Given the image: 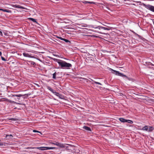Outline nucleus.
<instances>
[{
	"mask_svg": "<svg viewBox=\"0 0 154 154\" xmlns=\"http://www.w3.org/2000/svg\"><path fill=\"white\" fill-rule=\"evenodd\" d=\"M36 148L41 150H48V147H37Z\"/></svg>",
	"mask_w": 154,
	"mask_h": 154,
	"instance_id": "423d86ee",
	"label": "nucleus"
},
{
	"mask_svg": "<svg viewBox=\"0 0 154 154\" xmlns=\"http://www.w3.org/2000/svg\"><path fill=\"white\" fill-rule=\"evenodd\" d=\"M56 72H55L53 74V78L54 79H56Z\"/></svg>",
	"mask_w": 154,
	"mask_h": 154,
	"instance_id": "f3484780",
	"label": "nucleus"
},
{
	"mask_svg": "<svg viewBox=\"0 0 154 154\" xmlns=\"http://www.w3.org/2000/svg\"><path fill=\"white\" fill-rule=\"evenodd\" d=\"M29 20H31L33 22L37 23V22L35 19L33 18H28Z\"/></svg>",
	"mask_w": 154,
	"mask_h": 154,
	"instance_id": "2eb2a0df",
	"label": "nucleus"
},
{
	"mask_svg": "<svg viewBox=\"0 0 154 154\" xmlns=\"http://www.w3.org/2000/svg\"><path fill=\"white\" fill-rule=\"evenodd\" d=\"M92 27L95 29H98L99 30H94L93 31L94 32H97L100 33L102 34H105V33L103 32L101 30L103 29L104 30H109L110 29L109 28H107V27H103V26H92Z\"/></svg>",
	"mask_w": 154,
	"mask_h": 154,
	"instance_id": "f03ea898",
	"label": "nucleus"
},
{
	"mask_svg": "<svg viewBox=\"0 0 154 154\" xmlns=\"http://www.w3.org/2000/svg\"><path fill=\"white\" fill-rule=\"evenodd\" d=\"M83 2H84V3L85 4H87V3H90V2H88L86 1H85Z\"/></svg>",
	"mask_w": 154,
	"mask_h": 154,
	"instance_id": "473e14b6",
	"label": "nucleus"
},
{
	"mask_svg": "<svg viewBox=\"0 0 154 154\" xmlns=\"http://www.w3.org/2000/svg\"><path fill=\"white\" fill-rule=\"evenodd\" d=\"M0 56L1 57L2 56V53L1 51H0Z\"/></svg>",
	"mask_w": 154,
	"mask_h": 154,
	"instance_id": "c9c22d12",
	"label": "nucleus"
},
{
	"mask_svg": "<svg viewBox=\"0 0 154 154\" xmlns=\"http://www.w3.org/2000/svg\"><path fill=\"white\" fill-rule=\"evenodd\" d=\"M28 95L27 94H12V96L13 97H21L23 96H25L26 97H28Z\"/></svg>",
	"mask_w": 154,
	"mask_h": 154,
	"instance_id": "39448f33",
	"label": "nucleus"
},
{
	"mask_svg": "<svg viewBox=\"0 0 154 154\" xmlns=\"http://www.w3.org/2000/svg\"><path fill=\"white\" fill-rule=\"evenodd\" d=\"M140 130L147 131V130H148V126H145L143 127L142 129H140Z\"/></svg>",
	"mask_w": 154,
	"mask_h": 154,
	"instance_id": "f8f14e48",
	"label": "nucleus"
},
{
	"mask_svg": "<svg viewBox=\"0 0 154 154\" xmlns=\"http://www.w3.org/2000/svg\"><path fill=\"white\" fill-rule=\"evenodd\" d=\"M47 88L48 90H49L51 91H52L53 89L52 88H51L49 86H47Z\"/></svg>",
	"mask_w": 154,
	"mask_h": 154,
	"instance_id": "393cba45",
	"label": "nucleus"
},
{
	"mask_svg": "<svg viewBox=\"0 0 154 154\" xmlns=\"http://www.w3.org/2000/svg\"><path fill=\"white\" fill-rule=\"evenodd\" d=\"M51 143L57 146L60 147L61 148H65L66 149H68V146H67V145H68V144H63L61 143H59L56 142H54L53 143Z\"/></svg>",
	"mask_w": 154,
	"mask_h": 154,
	"instance_id": "7ed1b4c3",
	"label": "nucleus"
},
{
	"mask_svg": "<svg viewBox=\"0 0 154 154\" xmlns=\"http://www.w3.org/2000/svg\"><path fill=\"white\" fill-rule=\"evenodd\" d=\"M51 92L54 94H58V92H56V91L53 89L52 91H51Z\"/></svg>",
	"mask_w": 154,
	"mask_h": 154,
	"instance_id": "412c9836",
	"label": "nucleus"
},
{
	"mask_svg": "<svg viewBox=\"0 0 154 154\" xmlns=\"http://www.w3.org/2000/svg\"><path fill=\"white\" fill-rule=\"evenodd\" d=\"M136 35L140 38L142 39V37L137 34H136Z\"/></svg>",
	"mask_w": 154,
	"mask_h": 154,
	"instance_id": "7c9ffc66",
	"label": "nucleus"
},
{
	"mask_svg": "<svg viewBox=\"0 0 154 154\" xmlns=\"http://www.w3.org/2000/svg\"><path fill=\"white\" fill-rule=\"evenodd\" d=\"M29 62L30 63V64L31 65H34L36 64L33 61H29Z\"/></svg>",
	"mask_w": 154,
	"mask_h": 154,
	"instance_id": "6ab92c4d",
	"label": "nucleus"
},
{
	"mask_svg": "<svg viewBox=\"0 0 154 154\" xmlns=\"http://www.w3.org/2000/svg\"><path fill=\"white\" fill-rule=\"evenodd\" d=\"M15 103H16V104H21V103H17V102H14Z\"/></svg>",
	"mask_w": 154,
	"mask_h": 154,
	"instance_id": "72a5a7b5",
	"label": "nucleus"
},
{
	"mask_svg": "<svg viewBox=\"0 0 154 154\" xmlns=\"http://www.w3.org/2000/svg\"><path fill=\"white\" fill-rule=\"evenodd\" d=\"M57 37L58 38H59L60 39V40H63H63L64 39V38H62L61 37Z\"/></svg>",
	"mask_w": 154,
	"mask_h": 154,
	"instance_id": "c756f323",
	"label": "nucleus"
},
{
	"mask_svg": "<svg viewBox=\"0 0 154 154\" xmlns=\"http://www.w3.org/2000/svg\"><path fill=\"white\" fill-rule=\"evenodd\" d=\"M127 122H128V123H130V124H132L133 123V122L130 120H127Z\"/></svg>",
	"mask_w": 154,
	"mask_h": 154,
	"instance_id": "4be33fe9",
	"label": "nucleus"
},
{
	"mask_svg": "<svg viewBox=\"0 0 154 154\" xmlns=\"http://www.w3.org/2000/svg\"><path fill=\"white\" fill-rule=\"evenodd\" d=\"M23 55L25 57H29L30 58L34 57L33 56H31L30 54L27 53H24L23 54Z\"/></svg>",
	"mask_w": 154,
	"mask_h": 154,
	"instance_id": "0eeeda50",
	"label": "nucleus"
},
{
	"mask_svg": "<svg viewBox=\"0 0 154 154\" xmlns=\"http://www.w3.org/2000/svg\"><path fill=\"white\" fill-rule=\"evenodd\" d=\"M111 71L112 73L114 74H115L116 75H117V71L113 70L112 69H111Z\"/></svg>",
	"mask_w": 154,
	"mask_h": 154,
	"instance_id": "4468645a",
	"label": "nucleus"
},
{
	"mask_svg": "<svg viewBox=\"0 0 154 154\" xmlns=\"http://www.w3.org/2000/svg\"><path fill=\"white\" fill-rule=\"evenodd\" d=\"M9 120H13V121H15L16 120L15 119H14V118L10 119H9Z\"/></svg>",
	"mask_w": 154,
	"mask_h": 154,
	"instance_id": "2f4dec72",
	"label": "nucleus"
},
{
	"mask_svg": "<svg viewBox=\"0 0 154 154\" xmlns=\"http://www.w3.org/2000/svg\"><path fill=\"white\" fill-rule=\"evenodd\" d=\"M3 11L4 12H6L8 13H9L10 11L9 10H7L6 9H3Z\"/></svg>",
	"mask_w": 154,
	"mask_h": 154,
	"instance_id": "5701e85b",
	"label": "nucleus"
},
{
	"mask_svg": "<svg viewBox=\"0 0 154 154\" xmlns=\"http://www.w3.org/2000/svg\"><path fill=\"white\" fill-rule=\"evenodd\" d=\"M144 5L146 8L153 12H154V6L149 5Z\"/></svg>",
	"mask_w": 154,
	"mask_h": 154,
	"instance_id": "20e7f679",
	"label": "nucleus"
},
{
	"mask_svg": "<svg viewBox=\"0 0 154 154\" xmlns=\"http://www.w3.org/2000/svg\"><path fill=\"white\" fill-rule=\"evenodd\" d=\"M18 100H19V99H19V98H18Z\"/></svg>",
	"mask_w": 154,
	"mask_h": 154,
	"instance_id": "a19ab883",
	"label": "nucleus"
},
{
	"mask_svg": "<svg viewBox=\"0 0 154 154\" xmlns=\"http://www.w3.org/2000/svg\"><path fill=\"white\" fill-rule=\"evenodd\" d=\"M12 6L13 7L15 8H21V9H23L24 8L23 7H22V6H20V5H13Z\"/></svg>",
	"mask_w": 154,
	"mask_h": 154,
	"instance_id": "6e6552de",
	"label": "nucleus"
},
{
	"mask_svg": "<svg viewBox=\"0 0 154 154\" xmlns=\"http://www.w3.org/2000/svg\"><path fill=\"white\" fill-rule=\"evenodd\" d=\"M153 129H154V128H153L152 127L149 126V128L148 127L147 131L148 132L152 131Z\"/></svg>",
	"mask_w": 154,
	"mask_h": 154,
	"instance_id": "ddd939ff",
	"label": "nucleus"
},
{
	"mask_svg": "<svg viewBox=\"0 0 154 154\" xmlns=\"http://www.w3.org/2000/svg\"><path fill=\"white\" fill-rule=\"evenodd\" d=\"M3 145V143H2L0 142V146H2Z\"/></svg>",
	"mask_w": 154,
	"mask_h": 154,
	"instance_id": "f704fd0d",
	"label": "nucleus"
},
{
	"mask_svg": "<svg viewBox=\"0 0 154 154\" xmlns=\"http://www.w3.org/2000/svg\"><path fill=\"white\" fill-rule=\"evenodd\" d=\"M92 81L95 84H98V85H102V84L100 82H96V81H94L92 80Z\"/></svg>",
	"mask_w": 154,
	"mask_h": 154,
	"instance_id": "dca6fc26",
	"label": "nucleus"
},
{
	"mask_svg": "<svg viewBox=\"0 0 154 154\" xmlns=\"http://www.w3.org/2000/svg\"><path fill=\"white\" fill-rule=\"evenodd\" d=\"M63 41H64L65 42H66V43L69 42L70 43V42L69 40L65 38H64Z\"/></svg>",
	"mask_w": 154,
	"mask_h": 154,
	"instance_id": "bb28decb",
	"label": "nucleus"
},
{
	"mask_svg": "<svg viewBox=\"0 0 154 154\" xmlns=\"http://www.w3.org/2000/svg\"><path fill=\"white\" fill-rule=\"evenodd\" d=\"M33 131L34 132H38V133H41V132H39V131L35 130H33Z\"/></svg>",
	"mask_w": 154,
	"mask_h": 154,
	"instance_id": "c85d7f7f",
	"label": "nucleus"
},
{
	"mask_svg": "<svg viewBox=\"0 0 154 154\" xmlns=\"http://www.w3.org/2000/svg\"><path fill=\"white\" fill-rule=\"evenodd\" d=\"M55 59L56 61L57 62L59 65L63 69H69L72 67V65L69 63L59 59Z\"/></svg>",
	"mask_w": 154,
	"mask_h": 154,
	"instance_id": "f257e3e1",
	"label": "nucleus"
},
{
	"mask_svg": "<svg viewBox=\"0 0 154 154\" xmlns=\"http://www.w3.org/2000/svg\"><path fill=\"white\" fill-rule=\"evenodd\" d=\"M3 9L0 8V11H3Z\"/></svg>",
	"mask_w": 154,
	"mask_h": 154,
	"instance_id": "58836bf2",
	"label": "nucleus"
},
{
	"mask_svg": "<svg viewBox=\"0 0 154 154\" xmlns=\"http://www.w3.org/2000/svg\"><path fill=\"white\" fill-rule=\"evenodd\" d=\"M58 94H55V95L58 97L60 98H62L61 97L62 95L59 94V93H58Z\"/></svg>",
	"mask_w": 154,
	"mask_h": 154,
	"instance_id": "a211bd4d",
	"label": "nucleus"
},
{
	"mask_svg": "<svg viewBox=\"0 0 154 154\" xmlns=\"http://www.w3.org/2000/svg\"><path fill=\"white\" fill-rule=\"evenodd\" d=\"M83 128L86 131H91V128L88 126H84L83 127Z\"/></svg>",
	"mask_w": 154,
	"mask_h": 154,
	"instance_id": "1a4fd4ad",
	"label": "nucleus"
},
{
	"mask_svg": "<svg viewBox=\"0 0 154 154\" xmlns=\"http://www.w3.org/2000/svg\"><path fill=\"white\" fill-rule=\"evenodd\" d=\"M47 88L48 90H49L51 91H52L53 89L52 88H51L49 86H47Z\"/></svg>",
	"mask_w": 154,
	"mask_h": 154,
	"instance_id": "a878e982",
	"label": "nucleus"
},
{
	"mask_svg": "<svg viewBox=\"0 0 154 154\" xmlns=\"http://www.w3.org/2000/svg\"><path fill=\"white\" fill-rule=\"evenodd\" d=\"M117 75H119V76H121L122 77H127V76L126 75H124L123 74L120 73L119 71H117Z\"/></svg>",
	"mask_w": 154,
	"mask_h": 154,
	"instance_id": "9d476101",
	"label": "nucleus"
},
{
	"mask_svg": "<svg viewBox=\"0 0 154 154\" xmlns=\"http://www.w3.org/2000/svg\"><path fill=\"white\" fill-rule=\"evenodd\" d=\"M119 120L122 122L124 123L127 122V120L125 119L124 118H119Z\"/></svg>",
	"mask_w": 154,
	"mask_h": 154,
	"instance_id": "9b49d317",
	"label": "nucleus"
},
{
	"mask_svg": "<svg viewBox=\"0 0 154 154\" xmlns=\"http://www.w3.org/2000/svg\"><path fill=\"white\" fill-rule=\"evenodd\" d=\"M8 137H11V138H12V137H13V136L12 134H10V135H6V137L7 138Z\"/></svg>",
	"mask_w": 154,
	"mask_h": 154,
	"instance_id": "b1692460",
	"label": "nucleus"
},
{
	"mask_svg": "<svg viewBox=\"0 0 154 154\" xmlns=\"http://www.w3.org/2000/svg\"><path fill=\"white\" fill-rule=\"evenodd\" d=\"M48 150L49 149H57V148L55 147H48Z\"/></svg>",
	"mask_w": 154,
	"mask_h": 154,
	"instance_id": "aec40b11",
	"label": "nucleus"
},
{
	"mask_svg": "<svg viewBox=\"0 0 154 154\" xmlns=\"http://www.w3.org/2000/svg\"><path fill=\"white\" fill-rule=\"evenodd\" d=\"M0 33L1 34V35H2V32L1 31H0Z\"/></svg>",
	"mask_w": 154,
	"mask_h": 154,
	"instance_id": "e433bc0d",
	"label": "nucleus"
},
{
	"mask_svg": "<svg viewBox=\"0 0 154 154\" xmlns=\"http://www.w3.org/2000/svg\"><path fill=\"white\" fill-rule=\"evenodd\" d=\"M4 34L5 35H7V34H6V33H5Z\"/></svg>",
	"mask_w": 154,
	"mask_h": 154,
	"instance_id": "ea45409f",
	"label": "nucleus"
},
{
	"mask_svg": "<svg viewBox=\"0 0 154 154\" xmlns=\"http://www.w3.org/2000/svg\"><path fill=\"white\" fill-rule=\"evenodd\" d=\"M36 85L37 86H38V87H39V85L38 84H36Z\"/></svg>",
	"mask_w": 154,
	"mask_h": 154,
	"instance_id": "4c0bfd02",
	"label": "nucleus"
},
{
	"mask_svg": "<svg viewBox=\"0 0 154 154\" xmlns=\"http://www.w3.org/2000/svg\"><path fill=\"white\" fill-rule=\"evenodd\" d=\"M1 58L2 60L4 61H6V60L5 59V58L4 57H3L1 56Z\"/></svg>",
	"mask_w": 154,
	"mask_h": 154,
	"instance_id": "cd10ccee",
	"label": "nucleus"
}]
</instances>
